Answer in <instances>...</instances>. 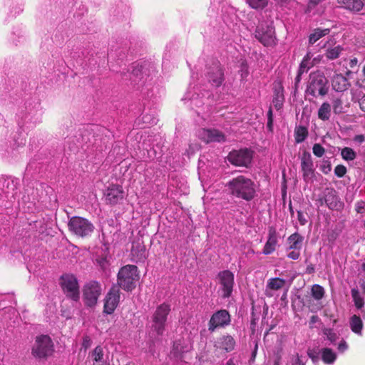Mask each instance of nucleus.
Masks as SVG:
<instances>
[{
	"label": "nucleus",
	"instance_id": "f257e3e1",
	"mask_svg": "<svg viewBox=\"0 0 365 365\" xmlns=\"http://www.w3.org/2000/svg\"><path fill=\"white\" fill-rule=\"evenodd\" d=\"M230 193L240 199L250 201L255 197L256 186L255 182L249 178L244 175H239L227 184Z\"/></svg>",
	"mask_w": 365,
	"mask_h": 365
},
{
	"label": "nucleus",
	"instance_id": "f03ea898",
	"mask_svg": "<svg viewBox=\"0 0 365 365\" xmlns=\"http://www.w3.org/2000/svg\"><path fill=\"white\" fill-rule=\"evenodd\" d=\"M139 279L138 267L128 264L123 267L118 273V284L125 291H132Z\"/></svg>",
	"mask_w": 365,
	"mask_h": 365
},
{
	"label": "nucleus",
	"instance_id": "7ed1b4c3",
	"mask_svg": "<svg viewBox=\"0 0 365 365\" xmlns=\"http://www.w3.org/2000/svg\"><path fill=\"white\" fill-rule=\"evenodd\" d=\"M328 81L324 75L319 72H313L309 76L307 91L314 97L324 96L329 91Z\"/></svg>",
	"mask_w": 365,
	"mask_h": 365
},
{
	"label": "nucleus",
	"instance_id": "20e7f679",
	"mask_svg": "<svg viewBox=\"0 0 365 365\" xmlns=\"http://www.w3.org/2000/svg\"><path fill=\"white\" fill-rule=\"evenodd\" d=\"M54 351L53 343L48 335H41L36 337L32 346L31 353L38 359H46L52 355Z\"/></svg>",
	"mask_w": 365,
	"mask_h": 365
},
{
	"label": "nucleus",
	"instance_id": "39448f33",
	"mask_svg": "<svg viewBox=\"0 0 365 365\" xmlns=\"http://www.w3.org/2000/svg\"><path fill=\"white\" fill-rule=\"evenodd\" d=\"M69 230L74 235L86 237L91 235L93 232V225L87 219L81 217H73L69 220L68 224Z\"/></svg>",
	"mask_w": 365,
	"mask_h": 365
},
{
	"label": "nucleus",
	"instance_id": "423d86ee",
	"mask_svg": "<svg viewBox=\"0 0 365 365\" xmlns=\"http://www.w3.org/2000/svg\"><path fill=\"white\" fill-rule=\"evenodd\" d=\"M170 312V305L168 304L163 303L157 307L152 317V327L158 335L163 334Z\"/></svg>",
	"mask_w": 365,
	"mask_h": 365
},
{
	"label": "nucleus",
	"instance_id": "0eeeda50",
	"mask_svg": "<svg viewBox=\"0 0 365 365\" xmlns=\"http://www.w3.org/2000/svg\"><path fill=\"white\" fill-rule=\"evenodd\" d=\"M63 290L74 301L79 299V287L76 278L72 274H64L61 278Z\"/></svg>",
	"mask_w": 365,
	"mask_h": 365
},
{
	"label": "nucleus",
	"instance_id": "6e6552de",
	"mask_svg": "<svg viewBox=\"0 0 365 365\" xmlns=\"http://www.w3.org/2000/svg\"><path fill=\"white\" fill-rule=\"evenodd\" d=\"M101 293L100 284L96 282L88 283L83 289V299L86 305H95Z\"/></svg>",
	"mask_w": 365,
	"mask_h": 365
},
{
	"label": "nucleus",
	"instance_id": "1a4fd4ad",
	"mask_svg": "<svg viewBox=\"0 0 365 365\" xmlns=\"http://www.w3.org/2000/svg\"><path fill=\"white\" fill-rule=\"evenodd\" d=\"M230 323V315L225 309H221L214 313L208 323V329L213 332L216 329L224 327Z\"/></svg>",
	"mask_w": 365,
	"mask_h": 365
},
{
	"label": "nucleus",
	"instance_id": "9d476101",
	"mask_svg": "<svg viewBox=\"0 0 365 365\" xmlns=\"http://www.w3.org/2000/svg\"><path fill=\"white\" fill-rule=\"evenodd\" d=\"M252 158V152L248 149H241L230 153L229 161L237 166L247 167Z\"/></svg>",
	"mask_w": 365,
	"mask_h": 365
},
{
	"label": "nucleus",
	"instance_id": "9b49d317",
	"mask_svg": "<svg viewBox=\"0 0 365 365\" xmlns=\"http://www.w3.org/2000/svg\"><path fill=\"white\" fill-rule=\"evenodd\" d=\"M255 37L265 46H271L275 43L274 31L270 26H257Z\"/></svg>",
	"mask_w": 365,
	"mask_h": 365
},
{
	"label": "nucleus",
	"instance_id": "f8f14e48",
	"mask_svg": "<svg viewBox=\"0 0 365 365\" xmlns=\"http://www.w3.org/2000/svg\"><path fill=\"white\" fill-rule=\"evenodd\" d=\"M120 302V290L113 287L104 299V312L108 314L113 313Z\"/></svg>",
	"mask_w": 365,
	"mask_h": 365
},
{
	"label": "nucleus",
	"instance_id": "ddd939ff",
	"mask_svg": "<svg viewBox=\"0 0 365 365\" xmlns=\"http://www.w3.org/2000/svg\"><path fill=\"white\" fill-rule=\"evenodd\" d=\"M104 197L107 204L116 205L124 197L123 189L120 185H112L106 190Z\"/></svg>",
	"mask_w": 365,
	"mask_h": 365
},
{
	"label": "nucleus",
	"instance_id": "4468645a",
	"mask_svg": "<svg viewBox=\"0 0 365 365\" xmlns=\"http://www.w3.org/2000/svg\"><path fill=\"white\" fill-rule=\"evenodd\" d=\"M220 284L224 298L229 297L232 292L234 284V275L228 271L225 270L219 274Z\"/></svg>",
	"mask_w": 365,
	"mask_h": 365
},
{
	"label": "nucleus",
	"instance_id": "2eb2a0df",
	"mask_svg": "<svg viewBox=\"0 0 365 365\" xmlns=\"http://www.w3.org/2000/svg\"><path fill=\"white\" fill-rule=\"evenodd\" d=\"M197 136L207 143L212 142L220 143L225 140L223 133L215 129H200L197 131Z\"/></svg>",
	"mask_w": 365,
	"mask_h": 365
},
{
	"label": "nucleus",
	"instance_id": "dca6fc26",
	"mask_svg": "<svg viewBox=\"0 0 365 365\" xmlns=\"http://www.w3.org/2000/svg\"><path fill=\"white\" fill-rule=\"evenodd\" d=\"M301 168L304 181L308 182L314 177L313 163L310 154L304 153L301 159Z\"/></svg>",
	"mask_w": 365,
	"mask_h": 365
},
{
	"label": "nucleus",
	"instance_id": "f3484780",
	"mask_svg": "<svg viewBox=\"0 0 365 365\" xmlns=\"http://www.w3.org/2000/svg\"><path fill=\"white\" fill-rule=\"evenodd\" d=\"M224 74L222 68L218 65H215L207 72V78L208 81L215 87L220 86L224 81Z\"/></svg>",
	"mask_w": 365,
	"mask_h": 365
},
{
	"label": "nucleus",
	"instance_id": "a211bd4d",
	"mask_svg": "<svg viewBox=\"0 0 365 365\" xmlns=\"http://www.w3.org/2000/svg\"><path fill=\"white\" fill-rule=\"evenodd\" d=\"M277 242L278 240L276 229L273 227H270L269 228L267 241L264 245L262 253L267 255L274 252Z\"/></svg>",
	"mask_w": 365,
	"mask_h": 365
},
{
	"label": "nucleus",
	"instance_id": "6ab92c4d",
	"mask_svg": "<svg viewBox=\"0 0 365 365\" xmlns=\"http://www.w3.org/2000/svg\"><path fill=\"white\" fill-rule=\"evenodd\" d=\"M312 57L313 55L311 53V52H307L299 65L297 76L298 78H299L302 73H307L309 69L312 68L315 63H318L321 58V56H319L317 58H314L313 61H311Z\"/></svg>",
	"mask_w": 365,
	"mask_h": 365
},
{
	"label": "nucleus",
	"instance_id": "aec40b11",
	"mask_svg": "<svg viewBox=\"0 0 365 365\" xmlns=\"http://www.w3.org/2000/svg\"><path fill=\"white\" fill-rule=\"evenodd\" d=\"M331 86L337 92H342L349 88V83L347 78L341 74H335L331 80Z\"/></svg>",
	"mask_w": 365,
	"mask_h": 365
},
{
	"label": "nucleus",
	"instance_id": "412c9836",
	"mask_svg": "<svg viewBox=\"0 0 365 365\" xmlns=\"http://www.w3.org/2000/svg\"><path fill=\"white\" fill-rule=\"evenodd\" d=\"M337 3L341 7L354 12L360 11L364 6L363 0H337Z\"/></svg>",
	"mask_w": 365,
	"mask_h": 365
},
{
	"label": "nucleus",
	"instance_id": "4be33fe9",
	"mask_svg": "<svg viewBox=\"0 0 365 365\" xmlns=\"http://www.w3.org/2000/svg\"><path fill=\"white\" fill-rule=\"evenodd\" d=\"M285 283L286 282L284 279L278 277L269 279L266 286V295L268 297H272V292L282 289L285 285Z\"/></svg>",
	"mask_w": 365,
	"mask_h": 365
},
{
	"label": "nucleus",
	"instance_id": "5701e85b",
	"mask_svg": "<svg viewBox=\"0 0 365 365\" xmlns=\"http://www.w3.org/2000/svg\"><path fill=\"white\" fill-rule=\"evenodd\" d=\"M215 346L220 349L225 350L226 351H230L235 348V341L233 337L230 335L223 336L218 339Z\"/></svg>",
	"mask_w": 365,
	"mask_h": 365
},
{
	"label": "nucleus",
	"instance_id": "b1692460",
	"mask_svg": "<svg viewBox=\"0 0 365 365\" xmlns=\"http://www.w3.org/2000/svg\"><path fill=\"white\" fill-rule=\"evenodd\" d=\"M304 237L295 232L287 238V250H301Z\"/></svg>",
	"mask_w": 365,
	"mask_h": 365
},
{
	"label": "nucleus",
	"instance_id": "393cba45",
	"mask_svg": "<svg viewBox=\"0 0 365 365\" xmlns=\"http://www.w3.org/2000/svg\"><path fill=\"white\" fill-rule=\"evenodd\" d=\"M331 41H328L323 46V48H327L325 56L329 60H334L339 57L341 51H343V48L339 45L333 47H328V46L331 44Z\"/></svg>",
	"mask_w": 365,
	"mask_h": 365
},
{
	"label": "nucleus",
	"instance_id": "a878e982",
	"mask_svg": "<svg viewBox=\"0 0 365 365\" xmlns=\"http://www.w3.org/2000/svg\"><path fill=\"white\" fill-rule=\"evenodd\" d=\"M331 115V106L328 102H324L317 113L318 118L323 120H329Z\"/></svg>",
	"mask_w": 365,
	"mask_h": 365
},
{
	"label": "nucleus",
	"instance_id": "bb28decb",
	"mask_svg": "<svg viewBox=\"0 0 365 365\" xmlns=\"http://www.w3.org/2000/svg\"><path fill=\"white\" fill-rule=\"evenodd\" d=\"M330 32L329 29H314L309 36V43L310 44H314L321 38L328 35Z\"/></svg>",
	"mask_w": 365,
	"mask_h": 365
},
{
	"label": "nucleus",
	"instance_id": "cd10ccee",
	"mask_svg": "<svg viewBox=\"0 0 365 365\" xmlns=\"http://www.w3.org/2000/svg\"><path fill=\"white\" fill-rule=\"evenodd\" d=\"M131 253L135 257L136 261H142L146 258L145 247L143 245L138 244L136 246H133Z\"/></svg>",
	"mask_w": 365,
	"mask_h": 365
},
{
	"label": "nucleus",
	"instance_id": "c85d7f7f",
	"mask_svg": "<svg viewBox=\"0 0 365 365\" xmlns=\"http://www.w3.org/2000/svg\"><path fill=\"white\" fill-rule=\"evenodd\" d=\"M350 327L352 331L361 335L363 323L361 318L356 315H354L350 319Z\"/></svg>",
	"mask_w": 365,
	"mask_h": 365
},
{
	"label": "nucleus",
	"instance_id": "c756f323",
	"mask_svg": "<svg viewBox=\"0 0 365 365\" xmlns=\"http://www.w3.org/2000/svg\"><path fill=\"white\" fill-rule=\"evenodd\" d=\"M321 354L325 364H332L336 359V354L329 348L322 349Z\"/></svg>",
	"mask_w": 365,
	"mask_h": 365
},
{
	"label": "nucleus",
	"instance_id": "7c9ffc66",
	"mask_svg": "<svg viewBox=\"0 0 365 365\" xmlns=\"http://www.w3.org/2000/svg\"><path fill=\"white\" fill-rule=\"evenodd\" d=\"M185 351H187V350L185 349L184 346L182 344V342L180 341H175L173 344V347L171 351V354L174 357L180 358L181 356V354Z\"/></svg>",
	"mask_w": 365,
	"mask_h": 365
},
{
	"label": "nucleus",
	"instance_id": "2f4dec72",
	"mask_svg": "<svg viewBox=\"0 0 365 365\" xmlns=\"http://www.w3.org/2000/svg\"><path fill=\"white\" fill-rule=\"evenodd\" d=\"M247 4L252 9H262L267 4L268 0H245Z\"/></svg>",
	"mask_w": 365,
	"mask_h": 365
},
{
	"label": "nucleus",
	"instance_id": "473e14b6",
	"mask_svg": "<svg viewBox=\"0 0 365 365\" xmlns=\"http://www.w3.org/2000/svg\"><path fill=\"white\" fill-rule=\"evenodd\" d=\"M341 155L345 160H353L356 156L354 150L347 147L341 150Z\"/></svg>",
	"mask_w": 365,
	"mask_h": 365
},
{
	"label": "nucleus",
	"instance_id": "72a5a7b5",
	"mask_svg": "<svg viewBox=\"0 0 365 365\" xmlns=\"http://www.w3.org/2000/svg\"><path fill=\"white\" fill-rule=\"evenodd\" d=\"M312 294L314 299H321L324 294V288L318 284H314L312 288Z\"/></svg>",
	"mask_w": 365,
	"mask_h": 365
},
{
	"label": "nucleus",
	"instance_id": "f704fd0d",
	"mask_svg": "<svg viewBox=\"0 0 365 365\" xmlns=\"http://www.w3.org/2000/svg\"><path fill=\"white\" fill-rule=\"evenodd\" d=\"M351 295H352L355 306L358 309L362 308L364 306V300L361 298V297L360 296L359 291L355 289H351Z\"/></svg>",
	"mask_w": 365,
	"mask_h": 365
},
{
	"label": "nucleus",
	"instance_id": "c9c22d12",
	"mask_svg": "<svg viewBox=\"0 0 365 365\" xmlns=\"http://www.w3.org/2000/svg\"><path fill=\"white\" fill-rule=\"evenodd\" d=\"M103 356V351L101 346H96L92 352V357L95 362L101 361Z\"/></svg>",
	"mask_w": 365,
	"mask_h": 365
},
{
	"label": "nucleus",
	"instance_id": "e433bc0d",
	"mask_svg": "<svg viewBox=\"0 0 365 365\" xmlns=\"http://www.w3.org/2000/svg\"><path fill=\"white\" fill-rule=\"evenodd\" d=\"M333 111L336 114H339L343 112L342 101L339 98H334L332 101Z\"/></svg>",
	"mask_w": 365,
	"mask_h": 365
},
{
	"label": "nucleus",
	"instance_id": "4c0bfd02",
	"mask_svg": "<svg viewBox=\"0 0 365 365\" xmlns=\"http://www.w3.org/2000/svg\"><path fill=\"white\" fill-rule=\"evenodd\" d=\"M307 132L306 128L303 127L299 128L296 131V136H295V140L297 143H301L302 142L306 136H307Z\"/></svg>",
	"mask_w": 365,
	"mask_h": 365
},
{
	"label": "nucleus",
	"instance_id": "58836bf2",
	"mask_svg": "<svg viewBox=\"0 0 365 365\" xmlns=\"http://www.w3.org/2000/svg\"><path fill=\"white\" fill-rule=\"evenodd\" d=\"M336 200L337 198L334 195H331L327 197L325 202L329 208L335 209L338 207Z\"/></svg>",
	"mask_w": 365,
	"mask_h": 365
},
{
	"label": "nucleus",
	"instance_id": "ea45409f",
	"mask_svg": "<svg viewBox=\"0 0 365 365\" xmlns=\"http://www.w3.org/2000/svg\"><path fill=\"white\" fill-rule=\"evenodd\" d=\"M242 78H246L249 74L248 66L246 62L242 61L240 65V69L239 71Z\"/></svg>",
	"mask_w": 365,
	"mask_h": 365
},
{
	"label": "nucleus",
	"instance_id": "a19ab883",
	"mask_svg": "<svg viewBox=\"0 0 365 365\" xmlns=\"http://www.w3.org/2000/svg\"><path fill=\"white\" fill-rule=\"evenodd\" d=\"M324 148L320 144H314L313 153L317 157H322L324 154Z\"/></svg>",
	"mask_w": 365,
	"mask_h": 365
},
{
	"label": "nucleus",
	"instance_id": "79ce46f5",
	"mask_svg": "<svg viewBox=\"0 0 365 365\" xmlns=\"http://www.w3.org/2000/svg\"><path fill=\"white\" fill-rule=\"evenodd\" d=\"M346 168L345 166L342 165H337L334 169V173L339 178L343 177L346 174Z\"/></svg>",
	"mask_w": 365,
	"mask_h": 365
},
{
	"label": "nucleus",
	"instance_id": "37998d69",
	"mask_svg": "<svg viewBox=\"0 0 365 365\" xmlns=\"http://www.w3.org/2000/svg\"><path fill=\"white\" fill-rule=\"evenodd\" d=\"M290 252L287 254V257L292 259L296 260L300 256L301 250H289Z\"/></svg>",
	"mask_w": 365,
	"mask_h": 365
},
{
	"label": "nucleus",
	"instance_id": "c03bdc74",
	"mask_svg": "<svg viewBox=\"0 0 365 365\" xmlns=\"http://www.w3.org/2000/svg\"><path fill=\"white\" fill-rule=\"evenodd\" d=\"M277 365V364H275ZM289 365H304L302 360L299 358L298 355L293 356L291 358L290 362Z\"/></svg>",
	"mask_w": 365,
	"mask_h": 365
},
{
	"label": "nucleus",
	"instance_id": "a18cd8bd",
	"mask_svg": "<svg viewBox=\"0 0 365 365\" xmlns=\"http://www.w3.org/2000/svg\"><path fill=\"white\" fill-rule=\"evenodd\" d=\"M356 210L359 213H363L365 212V202L363 201L359 202L356 205Z\"/></svg>",
	"mask_w": 365,
	"mask_h": 365
},
{
	"label": "nucleus",
	"instance_id": "49530a36",
	"mask_svg": "<svg viewBox=\"0 0 365 365\" xmlns=\"http://www.w3.org/2000/svg\"><path fill=\"white\" fill-rule=\"evenodd\" d=\"M297 218L300 225H304L307 223V219L301 211L297 212Z\"/></svg>",
	"mask_w": 365,
	"mask_h": 365
},
{
	"label": "nucleus",
	"instance_id": "de8ad7c7",
	"mask_svg": "<svg viewBox=\"0 0 365 365\" xmlns=\"http://www.w3.org/2000/svg\"><path fill=\"white\" fill-rule=\"evenodd\" d=\"M348 349V345L346 342L344 340H341L338 345V350L339 352H344Z\"/></svg>",
	"mask_w": 365,
	"mask_h": 365
},
{
	"label": "nucleus",
	"instance_id": "09e8293b",
	"mask_svg": "<svg viewBox=\"0 0 365 365\" xmlns=\"http://www.w3.org/2000/svg\"><path fill=\"white\" fill-rule=\"evenodd\" d=\"M97 262L99 264V265L101 267V268L104 270H106L108 266V262L105 258H101L97 259Z\"/></svg>",
	"mask_w": 365,
	"mask_h": 365
},
{
	"label": "nucleus",
	"instance_id": "8fccbe9b",
	"mask_svg": "<svg viewBox=\"0 0 365 365\" xmlns=\"http://www.w3.org/2000/svg\"><path fill=\"white\" fill-rule=\"evenodd\" d=\"M354 142L356 144H361L365 141V136L364 135H356L353 139Z\"/></svg>",
	"mask_w": 365,
	"mask_h": 365
},
{
	"label": "nucleus",
	"instance_id": "3c124183",
	"mask_svg": "<svg viewBox=\"0 0 365 365\" xmlns=\"http://www.w3.org/2000/svg\"><path fill=\"white\" fill-rule=\"evenodd\" d=\"M324 334L327 336L328 339L331 342H334L336 339V334L331 330H326Z\"/></svg>",
	"mask_w": 365,
	"mask_h": 365
},
{
	"label": "nucleus",
	"instance_id": "603ef678",
	"mask_svg": "<svg viewBox=\"0 0 365 365\" xmlns=\"http://www.w3.org/2000/svg\"><path fill=\"white\" fill-rule=\"evenodd\" d=\"M274 106L277 108V109H279L282 106V96H278L276 99L274 101Z\"/></svg>",
	"mask_w": 365,
	"mask_h": 365
},
{
	"label": "nucleus",
	"instance_id": "864d4df0",
	"mask_svg": "<svg viewBox=\"0 0 365 365\" xmlns=\"http://www.w3.org/2000/svg\"><path fill=\"white\" fill-rule=\"evenodd\" d=\"M90 338L88 336H85L83 341V346L85 347V349H87L90 346Z\"/></svg>",
	"mask_w": 365,
	"mask_h": 365
},
{
	"label": "nucleus",
	"instance_id": "5fc2aeb1",
	"mask_svg": "<svg viewBox=\"0 0 365 365\" xmlns=\"http://www.w3.org/2000/svg\"><path fill=\"white\" fill-rule=\"evenodd\" d=\"M360 108L362 110L365 111V94L361 97L359 101Z\"/></svg>",
	"mask_w": 365,
	"mask_h": 365
},
{
	"label": "nucleus",
	"instance_id": "6e6d98bb",
	"mask_svg": "<svg viewBox=\"0 0 365 365\" xmlns=\"http://www.w3.org/2000/svg\"><path fill=\"white\" fill-rule=\"evenodd\" d=\"M322 1V0H309L308 6H309V8L315 6L316 5L319 4Z\"/></svg>",
	"mask_w": 365,
	"mask_h": 365
},
{
	"label": "nucleus",
	"instance_id": "4d7b16f0",
	"mask_svg": "<svg viewBox=\"0 0 365 365\" xmlns=\"http://www.w3.org/2000/svg\"><path fill=\"white\" fill-rule=\"evenodd\" d=\"M357 63H358V59L356 58H354L350 60L349 66L351 68H353V67L356 66L357 65Z\"/></svg>",
	"mask_w": 365,
	"mask_h": 365
},
{
	"label": "nucleus",
	"instance_id": "13d9d810",
	"mask_svg": "<svg viewBox=\"0 0 365 365\" xmlns=\"http://www.w3.org/2000/svg\"><path fill=\"white\" fill-rule=\"evenodd\" d=\"M225 365H235V362H234L233 359H229V360L227 361V363H226V364H225Z\"/></svg>",
	"mask_w": 365,
	"mask_h": 365
},
{
	"label": "nucleus",
	"instance_id": "bf43d9fd",
	"mask_svg": "<svg viewBox=\"0 0 365 365\" xmlns=\"http://www.w3.org/2000/svg\"><path fill=\"white\" fill-rule=\"evenodd\" d=\"M272 118H269V120H268V123H267V126L271 128H272Z\"/></svg>",
	"mask_w": 365,
	"mask_h": 365
},
{
	"label": "nucleus",
	"instance_id": "052dcab7",
	"mask_svg": "<svg viewBox=\"0 0 365 365\" xmlns=\"http://www.w3.org/2000/svg\"><path fill=\"white\" fill-rule=\"evenodd\" d=\"M9 182H11L13 184V186H14L13 190H14L16 189V185H14V180H8V184Z\"/></svg>",
	"mask_w": 365,
	"mask_h": 365
},
{
	"label": "nucleus",
	"instance_id": "680f3d73",
	"mask_svg": "<svg viewBox=\"0 0 365 365\" xmlns=\"http://www.w3.org/2000/svg\"><path fill=\"white\" fill-rule=\"evenodd\" d=\"M317 317H316V316H313V317H312V322H316V320H317Z\"/></svg>",
	"mask_w": 365,
	"mask_h": 365
},
{
	"label": "nucleus",
	"instance_id": "e2e57ef3",
	"mask_svg": "<svg viewBox=\"0 0 365 365\" xmlns=\"http://www.w3.org/2000/svg\"><path fill=\"white\" fill-rule=\"evenodd\" d=\"M330 170H331L330 167H329V166H328V168H327V170H326L325 169H324V170H323V172H324V173H327V172H328V171H329Z\"/></svg>",
	"mask_w": 365,
	"mask_h": 365
},
{
	"label": "nucleus",
	"instance_id": "0e129e2a",
	"mask_svg": "<svg viewBox=\"0 0 365 365\" xmlns=\"http://www.w3.org/2000/svg\"><path fill=\"white\" fill-rule=\"evenodd\" d=\"M269 118H272V110H269L268 112Z\"/></svg>",
	"mask_w": 365,
	"mask_h": 365
},
{
	"label": "nucleus",
	"instance_id": "69168bd1",
	"mask_svg": "<svg viewBox=\"0 0 365 365\" xmlns=\"http://www.w3.org/2000/svg\"><path fill=\"white\" fill-rule=\"evenodd\" d=\"M362 72H363L364 76L365 77V64H364V66L363 68Z\"/></svg>",
	"mask_w": 365,
	"mask_h": 365
},
{
	"label": "nucleus",
	"instance_id": "338daca9",
	"mask_svg": "<svg viewBox=\"0 0 365 365\" xmlns=\"http://www.w3.org/2000/svg\"><path fill=\"white\" fill-rule=\"evenodd\" d=\"M362 289L364 290V292H365V283L362 284Z\"/></svg>",
	"mask_w": 365,
	"mask_h": 365
},
{
	"label": "nucleus",
	"instance_id": "774afa93",
	"mask_svg": "<svg viewBox=\"0 0 365 365\" xmlns=\"http://www.w3.org/2000/svg\"><path fill=\"white\" fill-rule=\"evenodd\" d=\"M362 269L365 272V263L362 264Z\"/></svg>",
	"mask_w": 365,
	"mask_h": 365
}]
</instances>
